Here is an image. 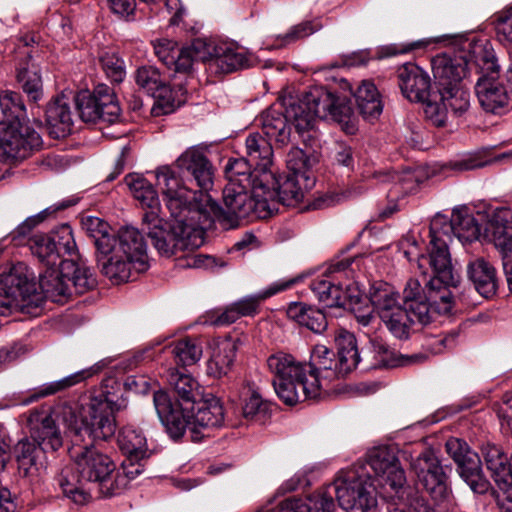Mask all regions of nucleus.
<instances>
[{"label":"nucleus","mask_w":512,"mask_h":512,"mask_svg":"<svg viewBox=\"0 0 512 512\" xmlns=\"http://www.w3.org/2000/svg\"><path fill=\"white\" fill-rule=\"evenodd\" d=\"M58 419L67 428L72 447L69 450L74 466L64 467L56 478L63 494L78 505L92 499V487H97L103 497L119 494L125 487L124 477H114L116 465L111 458L94 444L86 443L75 411L69 405L63 406Z\"/></svg>","instance_id":"f257e3e1"},{"label":"nucleus","mask_w":512,"mask_h":512,"mask_svg":"<svg viewBox=\"0 0 512 512\" xmlns=\"http://www.w3.org/2000/svg\"><path fill=\"white\" fill-rule=\"evenodd\" d=\"M273 183L269 173L259 174L255 177L253 190L224 187L223 203L220 207L207 194V201H202L197 221L209 227L212 222L218 221L225 229L235 228L243 219H265L272 215L271 200L275 192L263 191V186Z\"/></svg>","instance_id":"f03ea898"},{"label":"nucleus","mask_w":512,"mask_h":512,"mask_svg":"<svg viewBox=\"0 0 512 512\" xmlns=\"http://www.w3.org/2000/svg\"><path fill=\"white\" fill-rule=\"evenodd\" d=\"M286 117L297 132L313 128L317 119H330L339 123L347 134H353L356 126L353 111L345 98L336 97L324 87H312L300 96L283 99Z\"/></svg>","instance_id":"7ed1b4c3"},{"label":"nucleus","mask_w":512,"mask_h":512,"mask_svg":"<svg viewBox=\"0 0 512 512\" xmlns=\"http://www.w3.org/2000/svg\"><path fill=\"white\" fill-rule=\"evenodd\" d=\"M0 163L21 160L42 147V138L33 128L23 125L26 108L19 93L6 90L0 93Z\"/></svg>","instance_id":"20e7f679"},{"label":"nucleus","mask_w":512,"mask_h":512,"mask_svg":"<svg viewBox=\"0 0 512 512\" xmlns=\"http://www.w3.org/2000/svg\"><path fill=\"white\" fill-rule=\"evenodd\" d=\"M173 218L174 222L168 224L154 212H144L142 217V231L161 256L171 257L203 245L205 226L202 222L188 216Z\"/></svg>","instance_id":"39448f33"},{"label":"nucleus","mask_w":512,"mask_h":512,"mask_svg":"<svg viewBox=\"0 0 512 512\" xmlns=\"http://www.w3.org/2000/svg\"><path fill=\"white\" fill-rule=\"evenodd\" d=\"M31 425V438H23L14 447V455L19 474L32 478L37 476L43 466L41 458L46 450L56 451L63 439L52 416L32 412L28 418Z\"/></svg>","instance_id":"423d86ee"},{"label":"nucleus","mask_w":512,"mask_h":512,"mask_svg":"<svg viewBox=\"0 0 512 512\" xmlns=\"http://www.w3.org/2000/svg\"><path fill=\"white\" fill-rule=\"evenodd\" d=\"M272 384L278 397L287 405L318 398V382L309 383L306 364L288 353L277 352L267 359Z\"/></svg>","instance_id":"0eeeda50"},{"label":"nucleus","mask_w":512,"mask_h":512,"mask_svg":"<svg viewBox=\"0 0 512 512\" xmlns=\"http://www.w3.org/2000/svg\"><path fill=\"white\" fill-rule=\"evenodd\" d=\"M40 274L39 286L45 298L55 303L66 302L73 293L81 295L97 285L94 273L83 261L65 259Z\"/></svg>","instance_id":"6e6552de"},{"label":"nucleus","mask_w":512,"mask_h":512,"mask_svg":"<svg viewBox=\"0 0 512 512\" xmlns=\"http://www.w3.org/2000/svg\"><path fill=\"white\" fill-rule=\"evenodd\" d=\"M42 302L32 274L24 263L13 265L0 276V315L7 316L15 311L30 313Z\"/></svg>","instance_id":"1a4fd4ad"},{"label":"nucleus","mask_w":512,"mask_h":512,"mask_svg":"<svg viewBox=\"0 0 512 512\" xmlns=\"http://www.w3.org/2000/svg\"><path fill=\"white\" fill-rule=\"evenodd\" d=\"M70 407L76 411L72 406ZM123 407H125L124 399H114L110 393L91 397L89 403L83 407L81 417L76 415L78 427L86 443L94 444V441L112 437L116 431L114 412Z\"/></svg>","instance_id":"9d476101"},{"label":"nucleus","mask_w":512,"mask_h":512,"mask_svg":"<svg viewBox=\"0 0 512 512\" xmlns=\"http://www.w3.org/2000/svg\"><path fill=\"white\" fill-rule=\"evenodd\" d=\"M155 176L156 184L162 192L171 216H188L189 219L197 220L201 215L199 213L201 202L207 201V193L193 191L184 186L175 171L168 165L158 167Z\"/></svg>","instance_id":"9b49d317"},{"label":"nucleus","mask_w":512,"mask_h":512,"mask_svg":"<svg viewBox=\"0 0 512 512\" xmlns=\"http://www.w3.org/2000/svg\"><path fill=\"white\" fill-rule=\"evenodd\" d=\"M479 77L475 84V92L481 107L489 113L501 114L510 104V96L506 88L498 81L499 66L491 50L480 49L476 56Z\"/></svg>","instance_id":"f8f14e48"},{"label":"nucleus","mask_w":512,"mask_h":512,"mask_svg":"<svg viewBox=\"0 0 512 512\" xmlns=\"http://www.w3.org/2000/svg\"><path fill=\"white\" fill-rule=\"evenodd\" d=\"M333 488L339 506L346 511L367 512L377 505L374 485L355 471L341 472Z\"/></svg>","instance_id":"ddd939ff"},{"label":"nucleus","mask_w":512,"mask_h":512,"mask_svg":"<svg viewBox=\"0 0 512 512\" xmlns=\"http://www.w3.org/2000/svg\"><path fill=\"white\" fill-rule=\"evenodd\" d=\"M458 281L429 279L425 283V302L416 305L415 310L412 309L419 324H429L435 315H446L452 311L455 304V295L452 289H456Z\"/></svg>","instance_id":"4468645a"},{"label":"nucleus","mask_w":512,"mask_h":512,"mask_svg":"<svg viewBox=\"0 0 512 512\" xmlns=\"http://www.w3.org/2000/svg\"><path fill=\"white\" fill-rule=\"evenodd\" d=\"M152 46L156 57L168 69L186 74L189 78L194 62L205 58V53L201 51L205 42L201 40L194 41L190 46L180 47L171 39L159 38L152 41Z\"/></svg>","instance_id":"2eb2a0df"},{"label":"nucleus","mask_w":512,"mask_h":512,"mask_svg":"<svg viewBox=\"0 0 512 512\" xmlns=\"http://www.w3.org/2000/svg\"><path fill=\"white\" fill-rule=\"evenodd\" d=\"M75 105L80 119L86 123L102 120L112 124L120 117V106L108 88L99 87L93 94L89 91L79 92Z\"/></svg>","instance_id":"dca6fc26"},{"label":"nucleus","mask_w":512,"mask_h":512,"mask_svg":"<svg viewBox=\"0 0 512 512\" xmlns=\"http://www.w3.org/2000/svg\"><path fill=\"white\" fill-rule=\"evenodd\" d=\"M445 447L449 456L456 462L461 478L469 487L475 493L487 492L490 483L482 472L478 454L472 451L465 441L458 438L448 439Z\"/></svg>","instance_id":"f3484780"},{"label":"nucleus","mask_w":512,"mask_h":512,"mask_svg":"<svg viewBox=\"0 0 512 512\" xmlns=\"http://www.w3.org/2000/svg\"><path fill=\"white\" fill-rule=\"evenodd\" d=\"M418 483L428 492L437 503L446 501L450 496L447 485V476L440 461L430 450H425L413 460L411 464Z\"/></svg>","instance_id":"a211bd4d"},{"label":"nucleus","mask_w":512,"mask_h":512,"mask_svg":"<svg viewBox=\"0 0 512 512\" xmlns=\"http://www.w3.org/2000/svg\"><path fill=\"white\" fill-rule=\"evenodd\" d=\"M484 47H477L474 51L475 57ZM432 72L437 90H446L462 86L463 80L467 77L468 71L476 66V59L469 62L463 56H451L449 54H438L431 61Z\"/></svg>","instance_id":"6ab92c4d"},{"label":"nucleus","mask_w":512,"mask_h":512,"mask_svg":"<svg viewBox=\"0 0 512 512\" xmlns=\"http://www.w3.org/2000/svg\"><path fill=\"white\" fill-rule=\"evenodd\" d=\"M367 465L374 473L379 485L388 491L401 488L406 477L404 470L400 467L398 458L394 451L387 447H377L372 449L367 457Z\"/></svg>","instance_id":"aec40b11"},{"label":"nucleus","mask_w":512,"mask_h":512,"mask_svg":"<svg viewBox=\"0 0 512 512\" xmlns=\"http://www.w3.org/2000/svg\"><path fill=\"white\" fill-rule=\"evenodd\" d=\"M135 81L141 89L156 99V104L152 108L153 115L169 114L174 110L172 90L158 68L154 66L138 68L135 73Z\"/></svg>","instance_id":"412c9836"},{"label":"nucleus","mask_w":512,"mask_h":512,"mask_svg":"<svg viewBox=\"0 0 512 512\" xmlns=\"http://www.w3.org/2000/svg\"><path fill=\"white\" fill-rule=\"evenodd\" d=\"M273 177V183L263 186V191L272 190L275 192L271 200L272 213L277 209L278 202L286 206H294L304 198L307 190L311 189L315 184V179L298 177L296 175L287 174L285 177H277L274 167L270 171H264Z\"/></svg>","instance_id":"4be33fe9"},{"label":"nucleus","mask_w":512,"mask_h":512,"mask_svg":"<svg viewBox=\"0 0 512 512\" xmlns=\"http://www.w3.org/2000/svg\"><path fill=\"white\" fill-rule=\"evenodd\" d=\"M153 402L159 419L172 439L178 440L186 430L190 431L192 416L178 402H173L167 392L156 391Z\"/></svg>","instance_id":"5701e85b"},{"label":"nucleus","mask_w":512,"mask_h":512,"mask_svg":"<svg viewBox=\"0 0 512 512\" xmlns=\"http://www.w3.org/2000/svg\"><path fill=\"white\" fill-rule=\"evenodd\" d=\"M201 51L205 53V58L197 59V61L206 62L209 70L216 74L231 73L248 65V59L244 52L231 44L212 45L205 43Z\"/></svg>","instance_id":"b1692460"},{"label":"nucleus","mask_w":512,"mask_h":512,"mask_svg":"<svg viewBox=\"0 0 512 512\" xmlns=\"http://www.w3.org/2000/svg\"><path fill=\"white\" fill-rule=\"evenodd\" d=\"M223 423L224 409L221 401L211 394L207 395L192 415L190 438L193 442H198L210 436V431L221 427Z\"/></svg>","instance_id":"393cba45"},{"label":"nucleus","mask_w":512,"mask_h":512,"mask_svg":"<svg viewBox=\"0 0 512 512\" xmlns=\"http://www.w3.org/2000/svg\"><path fill=\"white\" fill-rule=\"evenodd\" d=\"M146 244L142 234L133 227H125L113 234L111 251L124 255L127 259L135 261V272L141 273L148 269Z\"/></svg>","instance_id":"a878e982"},{"label":"nucleus","mask_w":512,"mask_h":512,"mask_svg":"<svg viewBox=\"0 0 512 512\" xmlns=\"http://www.w3.org/2000/svg\"><path fill=\"white\" fill-rule=\"evenodd\" d=\"M336 367L335 353L324 345H315L309 363L306 364V369L309 383H313L314 379L318 382V397H320L324 386L339 378Z\"/></svg>","instance_id":"bb28decb"},{"label":"nucleus","mask_w":512,"mask_h":512,"mask_svg":"<svg viewBox=\"0 0 512 512\" xmlns=\"http://www.w3.org/2000/svg\"><path fill=\"white\" fill-rule=\"evenodd\" d=\"M398 79L402 94L412 102H424L433 93L428 73L414 63L400 67Z\"/></svg>","instance_id":"cd10ccee"},{"label":"nucleus","mask_w":512,"mask_h":512,"mask_svg":"<svg viewBox=\"0 0 512 512\" xmlns=\"http://www.w3.org/2000/svg\"><path fill=\"white\" fill-rule=\"evenodd\" d=\"M175 165L190 173L201 189L208 190L212 186L213 167L201 148L193 146L186 149L176 159Z\"/></svg>","instance_id":"c85d7f7f"},{"label":"nucleus","mask_w":512,"mask_h":512,"mask_svg":"<svg viewBox=\"0 0 512 512\" xmlns=\"http://www.w3.org/2000/svg\"><path fill=\"white\" fill-rule=\"evenodd\" d=\"M430 245L431 249L428 256H418L419 269L429 265L433 274L430 279L459 280V276L453 271L446 240L434 238V240H430Z\"/></svg>","instance_id":"c756f323"},{"label":"nucleus","mask_w":512,"mask_h":512,"mask_svg":"<svg viewBox=\"0 0 512 512\" xmlns=\"http://www.w3.org/2000/svg\"><path fill=\"white\" fill-rule=\"evenodd\" d=\"M467 277L474 289L484 298H492L498 289V278L494 266L484 259L477 257L467 264Z\"/></svg>","instance_id":"7c9ffc66"},{"label":"nucleus","mask_w":512,"mask_h":512,"mask_svg":"<svg viewBox=\"0 0 512 512\" xmlns=\"http://www.w3.org/2000/svg\"><path fill=\"white\" fill-rule=\"evenodd\" d=\"M511 213L507 209L495 211L487 220L484 238L494 243L503 253L512 251Z\"/></svg>","instance_id":"2f4dec72"},{"label":"nucleus","mask_w":512,"mask_h":512,"mask_svg":"<svg viewBox=\"0 0 512 512\" xmlns=\"http://www.w3.org/2000/svg\"><path fill=\"white\" fill-rule=\"evenodd\" d=\"M311 290L326 307H349L351 304L359 302L358 296L348 295L342 286L334 284L329 279L318 278L312 281Z\"/></svg>","instance_id":"473e14b6"},{"label":"nucleus","mask_w":512,"mask_h":512,"mask_svg":"<svg viewBox=\"0 0 512 512\" xmlns=\"http://www.w3.org/2000/svg\"><path fill=\"white\" fill-rule=\"evenodd\" d=\"M338 347L337 367L339 378H344L361 362V352L357 347L355 336L348 331H341L335 338Z\"/></svg>","instance_id":"72a5a7b5"},{"label":"nucleus","mask_w":512,"mask_h":512,"mask_svg":"<svg viewBox=\"0 0 512 512\" xmlns=\"http://www.w3.org/2000/svg\"><path fill=\"white\" fill-rule=\"evenodd\" d=\"M47 124L53 129L55 137H64L71 132L73 120L69 106V98L61 94L54 98L46 108Z\"/></svg>","instance_id":"f704fd0d"},{"label":"nucleus","mask_w":512,"mask_h":512,"mask_svg":"<svg viewBox=\"0 0 512 512\" xmlns=\"http://www.w3.org/2000/svg\"><path fill=\"white\" fill-rule=\"evenodd\" d=\"M248 162H252L257 171H270L273 165V149L270 140L258 132L251 133L245 141Z\"/></svg>","instance_id":"c9c22d12"},{"label":"nucleus","mask_w":512,"mask_h":512,"mask_svg":"<svg viewBox=\"0 0 512 512\" xmlns=\"http://www.w3.org/2000/svg\"><path fill=\"white\" fill-rule=\"evenodd\" d=\"M16 78L31 101L37 102L42 98L43 84L40 68L30 52L27 53L25 60L20 64Z\"/></svg>","instance_id":"e433bc0d"},{"label":"nucleus","mask_w":512,"mask_h":512,"mask_svg":"<svg viewBox=\"0 0 512 512\" xmlns=\"http://www.w3.org/2000/svg\"><path fill=\"white\" fill-rule=\"evenodd\" d=\"M224 171L227 179L225 187L242 188L244 190H253L255 177L260 174L256 166L253 171L251 170V164L246 158L229 159Z\"/></svg>","instance_id":"4c0bfd02"},{"label":"nucleus","mask_w":512,"mask_h":512,"mask_svg":"<svg viewBox=\"0 0 512 512\" xmlns=\"http://www.w3.org/2000/svg\"><path fill=\"white\" fill-rule=\"evenodd\" d=\"M287 316L317 334L323 333L328 325L326 316L321 310L302 302L291 303L287 308Z\"/></svg>","instance_id":"58836bf2"},{"label":"nucleus","mask_w":512,"mask_h":512,"mask_svg":"<svg viewBox=\"0 0 512 512\" xmlns=\"http://www.w3.org/2000/svg\"><path fill=\"white\" fill-rule=\"evenodd\" d=\"M98 262L102 265V273L116 284L129 281L135 271V261L116 251L107 256L98 254Z\"/></svg>","instance_id":"ea45409f"},{"label":"nucleus","mask_w":512,"mask_h":512,"mask_svg":"<svg viewBox=\"0 0 512 512\" xmlns=\"http://www.w3.org/2000/svg\"><path fill=\"white\" fill-rule=\"evenodd\" d=\"M92 374V369H83L71 375H68L62 379L45 383L35 388L31 392V394L25 400H23V404L27 405L29 403L38 401L41 398H45L66 391L71 387L85 381L86 379L91 377Z\"/></svg>","instance_id":"a19ab883"},{"label":"nucleus","mask_w":512,"mask_h":512,"mask_svg":"<svg viewBox=\"0 0 512 512\" xmlns=\"http://www.w3.org/2000/svg\"><path fill=\"white\" fill-rule=\"evenodd\" d=\"M483 215L477 214L475 217L468 208L461 207L452 212V234L462 242H470L481 236V224L479 219Z\"/></svg>","instance_id":"79ce46f5"},{"label":"nucleus","mask_w":512,"mask_h":512,"mask_svg":"<svg viewBox=\"0 0 512 512\" xmlns=\"http://www.w3.org/2000/svg\"><path fill=\"white\" fill-rule=\"evenodd\" d=\"M117 442L120 450L131 459H146L149 456L147 439L138 427L126 425L121 428Z\"/></svg>","instance_id":"37998d69"},{"label":"nucleus","mask_w":512,"mask_h":512,"mask_svg":"<svg viewBox=\"0 0 512 512\" xmlns=\"http://www.w3.org/2000/svg\"><path fill=\"white\" fill-rule=\"evenodd\" d=\"M237 351L236 341L225 339L217 344L207 363V373L215 378L225 376L231 369Z\"/></svg>","instance_id":"c03bdc74"},{"label":"nucleus","mask_w":512,"mask_h":512,"mask_svg":"<svg viewBox=\"0 0 512 512\" xmlns=\"http://www.w3.org/2000/svg\"><path fill=\"white\" fill-rule=\"evenodd\" d=\"M356 104L365 119H375L382 113L380 94L371 81H362L355 92Z\"/></svg>","instance_id":"a18cd8bd"},{"label":"nucleus","mask_w":512,"mask_h":512,"mask_svg":"<svg viewBox=\"0 0 512 512\" xmlns=\"http://www.w3.org/2000/svg\"><path fill=\"white\" fill-rule=\"evenodd\" d=\"M260 122L262 131L269 140L273 139L282 145L289 141L290 129L287 127L289 120L285 112L274 108L267 109L262 113Z\"/></svg>","instance_id":"49530a36"},{"label":"nucleus","mask_w":512,"mask_h":512,"mask_svg":"<svg viewBox=\"0 0 512 512\" xmlns=\"http://www.w3.org/2000/svg\"><path fill=\"white\" fill-rule=\"evenodd\" d=\"M361 361L367 368L395 367L400 363L394 352L379 340L370 339L369 343L361 350Z\"/></svg>","instance_id":"de8ad7c7"},{"label":"nucleus","mask_w":512,"mask_h":512,"mask_svg":"<svg viewBox=\"0 0 512 512\" xmlns=\"http://www.w3.org/2000/svg\"><path fill=\"white\" fill-rule=\"evenodd\" d=\"M82 227L93 239L97 253L107 256L111 252L113 234L108 223L98 217L88 216L82 220Z\"/></svg>","instance_id":"09e8293b"},{"label":"nucleus","mask_w":512,"mask_h":512,"mask_svg":"<svg viewBox=\"0 0 512 512\" xmlns=\"http://www.w3.org/2000/svg\"><path fill=\"white\" fill-rule=\"evenodd\" d=\"M394 499V507L389 512H429L426 500L411 487L393 489L388 492Z\"/></svg>","instance_id":"8fccbe9b"},{"label":"nucleus","mask_w":512,"mask_h":512,"mask_svg":"<svg viewBox=\"0 0 512 512\" xmlns=\"http://www.w3.org/2000/svg\"><path fill=\"white\" fill-rule=\"evenodd\" d=\"M125 182L134 198L137 199L143 207L147 208L145 212L159 214L160 205L157 193L145 178L137 174H130L125 177Z\"/></svg>","instance_id":"3c124183"},{"label":"nucleus","mask_w":512,"mask_h":512,"mask_svg":"<svg viewBox=\"0 0 512 512\" xmlns=\"http://www.w3.org/2000/svg\"><path fill=\"white\" fill-rule=\"evenodd\" d=\"M167 381L176 395L184 402H196L197 397L201 395L199 383L191 375L176 368L168 370Z\"/></svg>","instance_id":"603ef678"},{"label":"nucleus","mask_w":512,"mask_h":512,"mask_svg":"<svg viewBox=\"0 0 512 512\" xmlns=\"http://www.w3.org/2000/svg\"><path fill=\"white\" fill-rule=\"evenodd\" d=\"M381 320L398 339L408 338L412 325L418 323L417 316L405 306L393 310V312H384Z\"/></svg>","instance_id":"864d4df0"},{"label":"nucleus","mask_w":512,"mask_h":512,"mask_svg":"<svg viewBox=\"0 0 512 512\" xmlns=\"http://www.w3.org/2000/svg\"><path fill=\"white\" fill-rule=\"evenodd\" d=\"M369 299L374 308L378 311L380 318L384 312H393L401 308L399 305V294L394 287L385 282H378L372 285L369 291Z\"/></svg>","instance_id":"5fc2aeb1"},{"label":"nucleus","mask_w":512,"mask_h":512,"mask_svg":"<svg viewBox=\"0 0 512 512\" xmlns=\"http://www.w3.org/2000/svg\"><path fill=\"white\" fill-rule=\"evenodd\" d=\"M297 282L296 278L289 280H280L270 285L265 291L257 295L245 297L234 304L237 306L239 314L243 316L254 315L259 307L261 301L271 297L281 291L291 288Z\"/></svg>","instance_id":"6e6d98bb"},{"label":"nucleus","mask_w":512,"mask_h":512,"mask_svg":"<svg viewBox=\"0 0 512 512\" xmlns=\"http://www.w3.org/2000/svg\"><path fill=\"white\" fill-rule=\"evenodd\" d=\"M172 354L177 364L190 366L201 359L203 347L198 338L185 337L172 344Z\"/></svg>","instance_id":"4d7b16f0"},{"label":"nucleus","mask_w":512,"mask_h":512,"mask_svg":"<svg viewBox=\"0 0 512 512\" xmlns=\"http://www.w3.org/2000/svg\"><path fill=\"white\" fill-rule=\"evenodd\" d=\"M30 250L47 267H56L62 260L48 235H34L28 241Z\"/></svg>","instance_id":"13d9d810"},{"label":"nucleus","mask_w":512,"mask_h":512,"mask_svg":"<svg viewBox=\"0 0 512 512\" xmlns=\"http://www.w3.org/2000/svg\"><path fill=\"white\" fill-rule=\"evenodd\" d=\"M48 237L51 239V242H53L56 250L58 251L60 260L62 256L67 255L71 257L70 259L82 261L78 255L72 228L69 225H61L53 231L51 235H48Z\"/></svg>","instance_id":"bf43d9fd"},{"label":"nucleus","mask_w":512,"mask_h":512,"mask_svg":"<svg viewBox=\"0 0 512 512\" xmlns=\"http://www.w3.org/2000/svg\"><path fill=\"white\" fill-rule=\"evenodd\" d=\"M439 100L450 109L456 116H461L470 107V95L464 89L463 85L446 90H438Z\"/></svg>","instance_id":"052dcab7"},{"label":"nucleus","mask_w":512,"mask_h":512,"mask_svg":"<svg viewBox=\"0 0 512 512\" xmlns=\"http://www.w3.org/2000/svg\"><path fill=\"white\" fill-rule=\"evenodd\" d=\"M482 455L487 469L491 472L495 483L498 484L500 480H503L502 477L508 465L506 455L500 448L489 444L483 447Z\"/></svg>","instance_id":"680f3d73"},{"label":"nucleus","mask_w":512,"mask_h":512,"mask_svg":"<svg viewBox=\"0 0 512 512\" xmlns=\"http://www.w3.org/2000/svg\"><path fill=\"white\" fill-rule=\"evenodd\" d=\"M286 163L289 170L288 174L302 177V179H304V177L305 179H314L311 172L310 159L302 149L292 148L287 154Z\"/></svg>","instance_id":"e2e57ef3"},{"label":"nucleus","mask_w":512,"mask_h":512,"mask_svg":"<svg viewBox=\"0 0 512 512\" xmlns=\"http://www.w3.org/2000/svg\"><path fill=\"white\" fill-rule=\"evenodd\" d=\"M99 62L108 78L121 82L125 77L123 60L113 51H105L99 57Z\"/></svg>","instance_id":"0e129e2a"},{"label":"nucleus","mask_w":512,"mask_h":512,"mask_svg":"<svg viewBox=\"0 0 512 512\" xmlns=\"http://www.w3.org/2000/svg\"><path fill=\"white\" fill-rule=\"evenodd\" d=\"M270 403L264 401L257 392H253L242 408L243 416L246 419L264 421L270 412Z\"/></svg>","instance_id":"69168bd1"},{"label":"nucleus","mask_w":512,"mask_h":512,"mask_svg":"<svg viewBox=\"0 0 512 512\" xmlns=\"http://www.w3.org/2000/svg\"><path fill=\"white\" fill-rule=\"evenodd\" d=\"M426 117L437 127H442L447 121V107L439 100L438 90L433 92L424 102Z\"/></svg>","instance_id":"338daca9"},{"label":"nucleus","mask_w":512,"mask_h":512,"mask_svg":"<svg viewBox=\"0 0 512 512\" xmlns=\"http://www.w3.org/2000/svg\"><path fill=\"white\" fill-rule=\"evenodd\" d=\"M494 25L498 40L502 43H512V7L495 14Z\"/></svg>","instance_id":"774afa93"}]
</instances>
